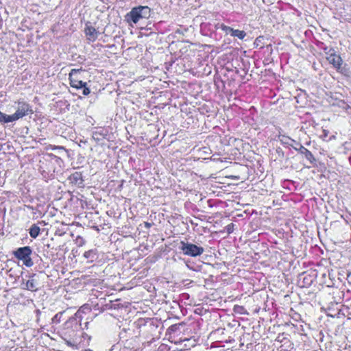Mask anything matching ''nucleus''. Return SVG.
I'll return each mask as SVG.
<instances>
[{"mask_svg": "<svg viewBox=\"0 0 351 351\" xmlns=\"http://www.w3.org/2000/svg\"><path fill=\"white\" fill-rule=\"evenodd\" d=\"M32 250L30 247L25 246L18 248L14 254L16 258L23 261V263L29 267L33 265V261L30 257Z\"/></svg>", "mask_w": 351, "mask_h": 351, "instance_id": "obj_1", "label": "nucleus"}, {"mask_svg": "<svg viewBox=\"0 0 351 351\" xmlns=\"http://www.w3.org/2000/svg\"><path fill=\"white\" fill-rule=\"evenodd\" d=\"M84 32L88 40L90 42L95 41L97 39L99 34V32L96 30L95 28L90 25H88L87 24L85 27Z\"/></svg>", "mask_w": 351, "mask_h": 351, "instance_id": "obj_8", "label": "nucleus"}, {"mask_svg": "<svg viewBox=\"0 0 351 351\" xmlns=\"http://www.w3.org/2000/svg\"><path fill=\"white\" fill-rule=\"evenodd\" d=\"M78 77H80V79H82V73L80 75H78Z\"/></svg>", "mask_w": 351, "mask_h": 351, "instance_id": "obj_16", "label": "nucleus"}, {"mask_svg": "<svg viewBox=\"0 0 351 351\" xmlns=\"http://www.w3.org/2000/svg\"><path fill=\"white\" fill-rule=\"evenodd\" d=\"M180 249L184 254L190 256H197L201 255L204 250L202 247H199L195 244L181 242Z\"/></svg>", "mask_w": 351, "mask_h": 351, "instance_id": "obj_4", "label": "nucleus"}, {"mask_svg": "<svg viewBox=\"0 0 351 351\" xmlns=\"http://www.w3.org/2000/svg\"><path fill=\"white\" fill-rule=\"evenodd\" d=\"M40 229L37 225L33 224L29 229V234L31 237L34 239L36 238L40 233Z\"/></svg>", "mask_w": 351, "mask_h": 351, "instance_id": "obj_9", "label": "nucleus"}, {"mask_svg": "<svg viewBox=\"0 0 351 351\" xmlns=\"http://www.w3.org/2000/svg\"><path fill=\"white\" fill-rule=\"evenodd\" d=\"M150 14L151 10L149 7L139 6L134 8L130 12V16L132 22L136 23L141 19H148Z\"/></svg>", "mask_w": 351, "mask_h": 351, "instance_id": "obj_2", "label": "nucleus"}, {"mask_svg": "<svg viewBox=\"0 0 351 351\" xmlns=\"http://www.w3.org/2000/svg\"><path fill=\"white\" fill-rule=\"evenodd\" d=\"M82 88H83V95H88L90 92V89L88 87H86V85L84 86H82Z\"/></svg>", "mask_w": 351, "mask_h": 351, "instance_id": "obj_13", "label": "nucleus"}, {"mask_svg": "<svg viewBox=\"0 0 351 351\" xmlns=\"http://www.w3.org/2000/svg\"><path fill=\"white\" fill-rule=\"evenodd\" d=\"M324 52L327 55L326 59L329 63L332 64L337 69L340 70L343 62L341 56L336 54L335 50L332 48H325Z\"/></svg>", "mask_w": 351, "mask_h": 351, "instance_id": "obj_6", "label": "nucleus"}, {"mask_svg": "<svg viewBox=\"0 0 351 351\" xmlns=\"http://www.w3.org/2000/svg\"><path fill=\"white\" fill-rule=\"evenodd\" d=\"M144 225H145V227L147 228H149L152 226V224L149 222H145Z\"/></svg>", "mask_w": 351, "mask_h": 351, "instance_id": "obj_14", "label": "nucleus"}, {"mask_svg": "<svg viewBox=\"0 0 351 351\" xmlns=\"http://www.w3.org/2000/svg\"><path fill=\"white\" fill-rule=\"evenodd\" d=\"M82 73H84V71L82 69H72L71 71L69 77L70 84L72 87L79 89L86 85V82H84L80 77H78V75Z\"/></svg>", "mask_w": 351, "mask_h": 351, "instance_id": "obj_5", "label": "nucleus"}, {"mask_svg": "<svg viewBox=\"0 0 351 351\" xmlns=\"http://www.w3.org/2000/svg\"><path fill=\"white\" fill-rule=\"evenodd\" d=\"M301 149H304V154H305L306 157L307 158H310V157H312V156H313V155H312L311 152L310 151H308L307 149H306L304 147L301 146Z\"/></svg>", "mask_w": 351, "mask_h": 351, "instance_id": "obj_12", "label": "nucleus"}, {"mask_svg": "<svg viewBox=\"0 0 351 351\" xmlns=\"http://www.w3.org/2000/svg\"><path fill=\"white\" fill-rule=\"evenodd\" d=\"M39 283L38 280V278L36 275H33L30 277V278L27 281L25 284V289L31 291H36L38 289Z\"/></svg>", "mask_w": 351, "mask_h": 351, "instance_id": "obj_7", "label": "nucleus"}, {"mask_svg": "<svg viewBox=\"0 0 351 351\" xmlns=\"http://www.w3.org/2000/svg\"><path fill=\"white\" fill-rule=\"evenodd\" d=\"M230 32L232 36L238 37L240 39H243L246 36V33L244 31L230 29Z\"/></svg>", "mask_w": 351, "mask_h": 351, "instance_id": "obj_11", "label": "nucleus"}, {"mask_svg": "<svg viewBox=\"0 0 351 351\" xmlns=\"http://www.w3.org/2000/svg\"><path fill=\"white\" fill-rule=\"evenodd\" d=\"M32 113L33 110L27 103L25 101H19L16 104V112L12 115L14 121H15L29 114Z\"/></svg>", "mask_w": 351, "mask_h": 351, "instance_id": "obj_3", "label": "nucleus"}, {"mask_svg": "<svg viewBox=\"0 0 351 351\" xmlns=\"http://www.w3.org/2000/svg\"><path fill=\"white\" fill-rule=\"evenodd\" d=\"M14 121L12 115H8L0 111V122L1 123H10Z\"/></svg>", "mask_w": 351, "mask_h": 351, "instance_id": "obj_10", "label": "nucleus"}, {"mask_svg": "<svg viewBox=\"0 0 351 351\" xmlns=\"http://www.w3.org/2000/svg\"><path fill=\"white\" fill-rule=\"evenodd\" d=\"M300 149L301 150V152H302V153H304V149H301V147H300Z\"/></svg>", "mask_w": 351, "mask_h": 351, "instance_id": "obj_15", "label": "nucleus"}]
</instances>
